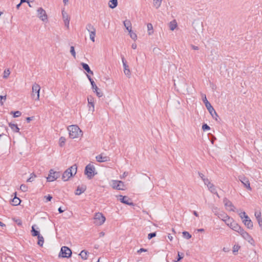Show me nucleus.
Instances as JSON below:
<instances>
[{
	"mask_svg": "<svg viewBox=\"0 0 262 262\" xmlns=\"http://www.w3.org/2000/svg\"><path fill=\"white\" fill-rule=\"evenodd\" d=\"M117 197L118 199L122 203L130 206L134 205V203L132 202L131 199L127 196L119 195L117 196Z\"/></svg>",
	"mask_w": 262,
	"mask_h": 262,
	"instance_id": "ddd939ff",
	"label": "nucleus"
},
{
	"mask_svg": "<svg viewBox=\"0 0 262 262\" xmlns=\"http://www.w3.org/2000/svg\"><path fill=\"white\" fill-rule=\"evenodd\" d=\"M92 88L94 90V92L96 93L97 96L98 97H101L103 95V93L100 91L99 89L97 86L96 84L94 85H92Z\"/></svg>",
	"mask_w": 262,
	"mask_h": 262,
	"instance_id": "4be33fe9",
	"label": "nucleus"
},
{
	"mask_svg": "<svg viewBox=\"0 0 262 262\" xmlns=\"http://www.w3.org/2000/svg\"><path fill=\"white\" fill-rule=\"evenodd\" d=\"M86 187L85 185L78 186L76 190L75 194L80 195L86 190Z\"/></svg>",
	"mask_w": 262,
	"mask_h": 262,
	"instance_id": "aec40b11",
	"label": "nucleus"
},
{
	"mask_svg": "<svg viewBox=\"0 0 262 262\" xmlns=\"http://www.w3.org/2000/svg\"><path fill=\"white\" fill-rule=\"evenodd\" d=\"M241 247L238 245H235L233 247V253L234 255H236V253L238 252Z\"/></svg>",
	"mask_w": 262,
	"mask_h": 262,
	"instance_id": "72a5a7b5",
	"label": "nucleus"
},
{
	"mask_svg": "<svg viewBox=\"0 0 262 262\" xmlns=\"http://www.w3.org/2000/svg\"><path fill=\"white\" fill-rule=\"evenodd\" d=\"M38 17L43 21H47L48 19L47 14L45 10L42 8H39L37 9Z\"/></svg>",
	"mask_w": 262,
	"mask_h": 262,
	"instance_id": "2eb2a0df",
	"label": "nucleus"
},
{
	"mask_svg": "<svg viewBox=\"0 0 262 262\" xmlns=\"http://www.w3.org/2000/svg\"><path fill=\"white\" fill-rule=\"evenodd\" d=\"M20 200L17 197H14L12 200V205L17 206L20 203Z\"/></svg>",
	"mask_w": 262,
	"mask_h": 262,
	"instance_id": "c85d7f7f",
	"label": "nucleus"
},
{
	"mask_svg": "<svg viewBox=\"0 0 262 262\" xmlns=\"http://www.w3.org/2000/svg\"><path fill=\"white\" fill-rule=\"evenodd\" d=\"M21 113L20 112L17 111L14 113V117H19L21 115Z\"/></svg>",
	"mask_w": 262,
	"mask_h": 262,
	"instance_id": "864d4df0",
	"label": "nucleus"
},
{
	"mask_svg": "<svg viewBox=\"0 0 262 262\" xmlns=\"http://www.w3.org/2000/svg\"><path fill=\"white\" fill-rule=\"evenodd\" d=\"M156 236V232L150 233L148 234V239H150Z\"/></svg>",
	"mask_w": 262,
	"mask_h": 262,
	"instance_id": "49530a36",
	"label": "nucleus"
},
{
	"mask_svg": "<svg viewBox=\"0 0 262 262\" xmlns=\"http://www.w3.org/2000/svg\"><path fill=\"white\" fill-rule=\"evenodd\" d=\"M60 176L59 172L54 171L53 169H51L49 171V174L47 178V181L53 182L56 180Z\"/></svg>",
	"mask_w": 262,
	"mask_h": 262,
	"instance_id": "9b49d317",
	"label": "nucleus"
},
{
	"mask_svg": "<svg viewBox=\"0 0 262 262\" xmlns=\"http://www.w3.org/2000/svg\"><path fill=\"white\" fill-rule=\"evenodd\" d=\"M177 25L175 20H173V21H171L169 24V28L172 31L174 30L177 27Z\"/></svg>",
	"mask_w": 262,
	"mask_h": 262,
	"instance_id": "473e14b6",
	"label": "nucleus"
},
{
	"mask_svg": "<svg viewBox=\"0 0 262 262\" xmlns=\"http://www.w3.org/2000/svg\"><path fill=\"white\" fill-rule=\"evenodd\" d=\"M62 15L63 20L70 19V17L68 13L66 12L64 10L62 11Z\"/></svg>",
	"mask_w": 262,
	"mask_h": 262,
	"instance_id": "e433bc0d",
	"label": "nucleus"
},
{
	"mask_svg": "<svg viewBox=\"0 0 262 262\" xmlns=\"http://www.w3.org/2000/svg\"><path fill=\"white\" fill-rule=\"evenodd\" d=\"M36 175L34 173H31L30 178L27 180V182H32L34 180Z\"/></svg>",
	"mask_w": 262,
	"mask_h": 262,
	"instance_id": "a19ab883",
	"label": "nucleus"
},
{
	"mask_svg": "<svg viewBox=\"0 0 262 262\" xmlns=\"http://www.w3.org/2000/svg\"><path fill=\"white\" fill-rule=\"evenodd\" d=\"M208 188L211 193L215 194L218 198L220 197L217 192L216 189L213 184L211 183V184H209V185L208 186Z\"/></svg>",
	"mask_w": 262,
	"mask_h": 262,
	"instance_id": "b1692460",
	"label": "nucleus"
},
{
	"mask_svg": "<svg viewBox=\"0 0 262 262\" xmlns=\"http://www.w3.org/2000/svg\"><path fill=\"white\" fill-rule=\"evenodd\" d=\"M20 189L23 192H26L28 190V187L25 184H21L20 186Z\"/></svg>",
	"mask_w": 262,
	"mask_h": 262,
	"instance_id": "79ce46f5",
	"label": "nucleus"
},
{
	"mask_svg": "<svg viewBox=\"0 0 262 262\" xmlns=\"http://www.w3.org/2000/svg\"><path fill=\"white\" fill-rule=\"evenodd\" d=\"M37 238H38L37 244L40 246H42L43 243H44V239H43V236L41 235H39L37 236Z\"/></svg>",
	"mask_w": 262,
	"mask_h": 262,
	"instance_id": "7c9ffc66",
	"label": "nucleus"
},
{
	"mask_svg": "<svg viewBox=\"0 0 262 262\" xmlns=\"http://www.w3.org/2000/svg\"><path fill=\"white\" fill-rule=\"evenodd\" d=\"M109 7L111 8H115L117 6L118 2L117 0H111L109 2Z\"/></svg>",
	"mask_w": 262,
	"mask_h": 262,
	"instance_id": "cd10ccee",
	"label": "nucleus"
},
{
	"mask_svg": "<svg viewBox=\"0 0 262 262\" xmlns=\"http://www.w3.org/2000/svg\"><path fill=\"white\" fill-rule=\"evenodd\" d=\"M88 106H92V112L94 111V99L93 97L90 95L88 97Z\"/></svg>",
	"mask_w": 262,
	"mask_h": 262,
	"instance_id": "412c9836",
	"label": "nucleus"
},
{
	"mask_svg": "<svg viewBox=\"0 0 262 262\" xmlns=\"http://www.w3.org/2000/svg\"><path fill=\"white\" fill-rule=\"evenodd\" d=\"M3 99H4V100H6V96H0V102H1L2 104L3 103V102H2Z\"/></svg>",
	"mask_w": 262,
	"mask_h": 262,
	"instance_id": "bf43d9fd",
	"label": "nucleus"
},
{
	"mask_svg": "<svg viewBox=\"0 0 262 262\" xmlns=\"http://www.w3.org/2000/svg\"><path fill=\"white\" fill-rule=\"evenodd\" d=\"M162 0H154V5L157 8H158L161 4Z\"/></svg>",
	"mask_w": 262,
	"mask_h": 262,
	"instance_id": "c9c22d12",
	"label": "nucleus"
},
{
	"mask_svg": "<svg viewBox=\"0 0 262 262\" xmlns=\"http://www.w3.org/2000/svg\"><path fill=\"white\" fill-rule=\"evenodd\" d=\"M193 214L195 216H199V214L198 213V212L196 211H193Z\"/></svg>",
	"mask_w": 262,
	"mask_h": 262,
	"instance_id": "774afa93",
	"label": "nucleus"
},
{
	"mask_svg": "<svg viewBox=\"0 0 262 262\" xmlns=\"http://www.w3.org/2000/svg\"><path fill=\"white\" fill-rule=\"evenodd\" d=\"M63 21H64L65 26H67V28H69V24H70V19H67V20H64Z\"/></svg>",
	"mask_w": 262,
	"mask_h": 262,
	"instance_id": "4d7b16f0",
	"label": "nucleus"
},
{
	"mask_svg": "<svg viewBox=\"0 0 262 262\" xmlns=\"http://www.w3.org/2000/svg\"><path fill=\"white\" fill-rule=\"evenodd\" d=\"M239 215L240 217L242 219H243V220L245 219V217L246 216H248L247 215H246L245 211L241 212L239 213Z\"/></svg>",
	"mask_w": 262,
	"mask_h": 262,
	"instance_id": "a18cd8bd",
	"label": "nucleus"
},
{
	"mask_svg": "<svg viewBox=\"0 0 262 262\" xmlns=\"http://www.w3.org/2000/svg\"><path fill=\"white\" fill-rule=\"evenodd\" d=\"M129 33L130 37L134 39V40L137 39V36L135 33L132 31V30H130V32H128Z\"/></svg>",
	"mask_w": 262,
	"mask_h": 262,
	"instance_id": "4c0bfd02",
	"label": "nucleus"
},
{
	"mask_svg": "<svg viewBox=\"0 0 262 262\" xmlns=\"http://www.w3.org/2000/svg\"><path fill=\"white\" fill-rule=\"evenodd\" d=\"M33 118V117H27L26 119L27 122H29L30 121L32 120Z\"/></svg>",
	"mask_w": 262,
	"mask_h": 262,
	"instance_id": "0e129e2a",
	"label": "nucleus"
},
{
	"mask_svg": "<svg viewBox=\"0 0 262 262\" xmlns=\"http://www.w3.org/2000/svg\"><path fill=\"white\" fill-rule=\"evenodd\" d=\"M9 126L11 128V129L14 132L16 133H19V128L17 126V124H13L12 123H9Z\"/></svg>",
	"mask_w": 262,
	"mask_h": 262,
	"instance_id": "393cba45",
	"label": "nucleus"
},
{
	"mask_svg": "<svg viewBox=\"0 0 262 262\" xmlns=\"http://www.w3.org/2000/svg\"><path fill=\"white\" fill-rule=\"evenodd\" d=\"M80 256L81 257V258L83 259H88V252L85 251V250H82L80 254Z\"/></svg>",
	"mask_w": 262,
	"mask_h": 262,
	"instance_id": "c756f323",
	"label": "nucleus"
},
{
	"mask_svg": "<svg viewBox=\"0 0 262 262\" xmlns=\"http://www.w3.org/2000/svg\"><path fill=\"white\" fill-rule=\"evenodd\" d=\"M94 220V223L97 225L100 226L104 223L105 217L101 213L98 212L95 214Z\"/></svg>",
	"mask_w": 262,
	"mask_h": 262,
	"instance_id": "1a4fd4ad",
	"label": "nucleus"
},
{
	"mask_svg": "<svg viewBox=\"0 0 262 262\" xmlns=\"http://www.w3.org/2000/svg\"><path fill=\"white\" fill-rule=\"evenodd\" d=\"M257 221L261 230H262V219L259 218L258 220H257Z\"/></svg>",
	"mask_w": 262,
	"mask_h": 262,
	"instance_id": "5fc2aeb1",
	"label": "nucleus"
},
{
	"mask_svg": "<svg viewBox=\"0 0 262 262\" xmlns=\"http://www.w3.org/2000/svg\"><path fill=\"white\" fill-rule=\"evenodd\" d=\"M182 234H183L184 237H185V238H186L187 239H190L191 237V235L189 232H188L187 231H183L182 232Z\"/></svg>",
	"mask_w": 262,
	"mask_h": 262,
	"instance_id": "f704fd0d",
	"label": "nucleus"
},
{
	"mask_svg": "<svg viewBox=\"0 0 262 262\" xmlns=\"http://www.w3.org/2000/svg\"><path fill=\"white\" fill-rule=\"evenodd\" d=\"M132 48L133 49H136L137 48V45L134 43H133L132 45Z\"/></svg>",
	"mask_w": 262,
	"mask_h": 262,
	"instance_id": "69168bd1",
	"label": "nucleus"
},
{
	"mask_svg": "<svg viewBox=\"0 0 262 262\" xmlns=\"http://www.w3.org/2000/svg\"><path fill=\"white\" fill-rule=\"evenodd\" d=\"M10 71L9 69L5 70L4 72V78H7L10 75Z\"/></svg>",
	"mask_w": 262,
	"mask_h": 262,
	"instance_id": "ea45409f",
	"label": "nucleus"
},
{
	"mask_svg": "<svg viewBox=\"0 0 262 262\" xmlns=\"http://www.w3.org/2000/svg\"><path fill=\"white\" fill-rule=\"evenodd\" d=\"M112 187L114 189L117 190H124L125 186L124 183L121 181L114 180L112 181Z\"/></svg>",
	"mask_w": 262,
	"mask_h": 262,
	"instance_id": "f8f14e48",
	"label": "nucleus"
},
{
	"mask_svg": "<svg viewBox=\"0 0 262 262\" xmlns=\"http://www.w3.org/2000/svg\"><path fill=\"white\" fill-rule=\"evenodd\" d=\"M226 216H228V215H227L226 214H225V213H223V214H220V216H219V218H221L222 221H223L224 222V220H226V219H227L226 217Z\"/></svg>",
	"mask_w": 262,
	"mask_h": 262,
	"instance_id": "8fccbe9b",
	"label": "nucleus"
},
{
	"mask_svg": "<svg viewBox=\"0 0 262 262\" xmlns=\"http://www.w3.org/2000/svg\"><path fill=\"white\" fill-rule=\"evenodd\" d=\"M237 232L239 233L242 235V236L249 243H250L251 245H253L254 241L253 239V238L248 233L245 231L242 227L239 229Z\"/></svg>",
	"mask_w": 262,
	"mask_h": 262,
	"instance_id": "0eeeda50",
	"label": "nucleus"
},
{
	"mask_svg": "<svg viewBox=\"0 0 262 262\" xmlns=\"http://www.w3.org/2000/svg\"><path fill=\"white\" fill-rule=\"evenodd\" d=\"M46 197V199L48 201H50L52 199V196H51L50 195H48V196H47Z\"/></svg>",
	"mask_w": 262,
	"mask_h": 262,
	"instance_id": "052dcab7",
	"label": "nucleus"
},
{
	"mask_svg": "<svg viewBox=\"0 0 262 262\" xmlns=\"http://www.w3.org/2000/svg\"><path fill=\"white\" fill-rule=\"evenodd\" d=\"M146 251H147V249H144V248H141L139 250H138L137 252L138 253H140L142 252H146Z\"/></svg>",
	"mask_w": 262,
	"mask_h": 262,
	"instance_id": "13d9d810",
	"label": "nucleus"
},
{
	"mask_svg": "<svg viewBox=\"0 0 262 262\" xmlns=\"http://www.w3.org/2000/svg\"><path fill=\"white\" fill-rule=\"evenodd\" d=\"M69 132V136L72 139L78 138L82 136V131L76 125H70L68 127Z\"/></svg>",
	"mask_w": 262,
	"mask_h": 262,
	"instance_id": "f257e3e1",
	"label": "nucleus"
},
{
	"mask_svg": "<svg viewBox=\"0 0 262 262\" xmlns=\"http://www.w3.org/2000/svg\"><path fill=\"white\" fill-rule=\"evenodd\" d=\"M223 202L227 209L229 210V211L237 212V211L235 210V207L233 205L232 202L227 198H225L224 199Z\"/></svg>",
	"mask_w": 262,
	"mask_h": 262,
	"instance_id": "dca6fc26",
	"label": "nucleus"
},
{
	"mask_svg": "<svg viewBox=\"0 0 262 262\" xmlns=\"http://www.w3.org/2000/svg\"><path fill=\"white\" fill-rule=\"evenodd\" d=\"M203 182L205 185L207 186V187L209 185V184H211V183L209 181V180L208 179H203Z\"/></svg>",
	"mask_w": 262,
	"mask_h": 262,
	"instance_id": "09e8293b",
	"label": "nucleus"
},
{
	"mask_svg": "<svg viewBox=\"0 0 262 262\" xmlns=\"http://www.w3.org/2000/svg\"><path fill=\"white\" fill-rule=\"evenodd\" d=\"M255 217L256 218V220H258V219H259V218H261V213H260V212H256L255 213Z\"/></svg>",
	"mask_w": 262,
	"mask_h": 262,
	"instance_id": "6e6d98bb",
	"label": "nucleus"
},
{
	"mask_svg": "<svg viewBox=\"0 0 262 262\" xmlns=\"http://www.w3.org/2000/svg\"><path fill=\"white\" fill-rule=\"evenodd\" d=\"M40 90V86L39 84L35 83L32 85L31 97L35 100H39Z\"/></svg>",
	"mask_w": 262,
	"mask_h": 262,
	"instance_id": "39448f33",
	"label": "nucleus"
},
{
	"mask_svg": "<svg viewBox=\"0 0 262 262\" xmlns=\"http://www.w3.org/2000/svg\"><path fill=\"white\" fill-rule=\"evenodd\" d=\"M202 100L205 103V105L209 111V113L212 117L213 119H215V120H217V118L219 117L215 110L212 106L210 102L207 100L206 96L205 94H202Z\"/></svg>",
	"mask_w": 262,
	"mask_h": 262,
	"instance_id": "7ed1b4c3",
	"label": "nucleus"
},
{
	"mask_svg": "<svg viewBox=\"0 0 262 262\" xmlns=\"http://www.w3.org/2000/svg\"><path fill=\"white\" fill-rule=\"evenodd\" d=\"M191 48H192V49L195 50H199V47L198 46L191 45Z\"/></svg>",
	"mask_w": 262,
	"mask_h": 262,
	"instance_id": "680f3d73",
	"label": "nucleus"
},
{
	"mask_svg": "<svg viewBox=\"0 0 262 262\" xmlns=\"http://www.w3.org/2000/svg\"><path fill=\"white\" fill-rule=\"evenodd\" d=\"M66 139L64 137H61L59 139V145L62 147L64 145Z\"/></svg>",
	"mask_w": 262,
	"mask_h": 262,
	"instance_id": "58836bf2",
	"label": "nucleus"
},
{
	"mask_svg": "<svg viewBox=\"0 0 262 262\" xmlns=\"http://www.w3.org/2000/svg\"><path fill=\"white\" fill-rule=\"evenodd\" d=\"M148 34L151 35L153 33V27L151 24L148 23L147 25Z\"/></svg>",
	"mask_w": 262,
	"mask_h": 262,
	"instance_id": "2f4dec72",
	"label": "nucleus"
},
{
	"mask_svg": "<svg viewBox=\"0 0 262 262\" xmlns=\"http://www.w3.org/2000/svg\"><path fill=\"white\" fill-rule=\"evenodd\" d=\"M77 167L76 164L71 166L68 168L63 173L62 179L64 181H67L69 179L74 176L77 172Z\"/></svg>",
	"mask_w": 262,
	"mask_h": 262,
	"instance_id": "f03ea898",
	"label": "nucleus"
},
{
	"mask_svg": "<svg viewBox=\"0 0 262 262\" xmlns=\"http://www.w3.org/2000/svg\"><path fill=\"white\" fill-rule=\"evenodd\" d=\"M210 129V127L207 124H204L202 125V129L204 131L208 130Z\"/></svg>",
	"mask_w": 262,
	"mask_h": 262,
	"instance_id": "c03bdc74",
	"label": "nucleus"
},
{
	"mask_svg": "<svg viewBox=\"0 0 262 262\" xmlns=\"http://www.w3.org/2000/svg\"><path fill=\"white\" fill-rule=\"evenodd\" d=\"M36 227V225H33L32 226L31 232L33 236H38L39 235H40L39 231L35 229Z\"/></svg>",
	"mask_w": 262,
	"mask_h": 262,
	"instance_id": "bb28decb",
	"label": "nucleus"
},
{
	"mask_svg": "<svg viewBox=\"0 0 262 262\" xmlns=\"http://www.w3.org/2000/svg\"><path fill=\"white\" fill-rule=\"evenodd\" d=\"M123 24L126 30L128 32H130V30H132V24L129 20L126 19L123 21Z\"/></svg>",
	"mask_w": 262,
	"mask_h": 262,
	"instance_id": "5701e85b",
	"label": "nucleus"
},
{
	"mask_svg": "<svg viewBox=\"0 0 262 262\" xmlns=\"http://www.w3.org/2000/svg\"><path fill=\"white\" fill-rule=\"evenodd\" d=\"M178 257L177 258V260H175L174 261L175 262H178L179 261H180V260H181L183 258V256H184V254L183 253H181L180 254V252H178Z\"/></svg>",
	"mask_w": 262,
	"mask_h": 262,
	"instance_id": "de8ad7c7",
	"label": "nucleus"
},
{
	"mask_svg": "<svg viewBox=\"0 0 262 262\" xmlns=\"http://www.w3.org/2000/svg\"><path fill=\"white\" fill-rule=\"evenodd\" d=\"M86 29L90 33V39L93 41H95V37L96 36V29L91 24H87Z\"/></svg>",
	"mask_w": 262,
	"mask_h": 262,
	"instance_id": "9d476101",
	"label": "nucleus"
},
{
	"mask_svg": "<svg viewBox=\"0 0 262 262\" xmlns=\"http://www.w3.org/2000/svg\"><path fill=\"white\" fill-rule=\"evenodd\" d=\"M70 52L72 56L75 58H76V52L75 51L74 47L71 46L70 48Z\"/></svg>",
	"mask_w": 262,
	"mask_h": 262,
	"instance_id": "37998d69",
	"label": "nucleus"
},
{
	"mask_svg": "<svg viewBox=\"0 0 262 262\" xmlns=\"http://www.w3.org/2000/svg\"><path fill=\"white\" fill-rule=\"evenodd\" d=\"M96 159L97 162L100 163L107 162L110 160V157L106 156H104L103 154L97 156L96 157Z\"/></svg>",
	"mask_w": 262,
	"mask_h": 262,
	"instance_id": "a211bd4d",
	"label": "nucleus"
},
{
	"mask_svg": "<svg viewBox=\"0 0 262 262\" xmlns=\"http://www.w3.org/2000/svg\"><path fill=\"white\" fill-rule=\"evenodd\" d=\"M87 77H88V78L89 79V81H90L92 86L94 85L95 83L94 81V80H93V79L91 77V76H89V75H87Z\"/></svg>",
	"mask_w": 262,
	"mask_h": 262,
	"instance_id": "603ef678",
	"label": "nucleus"
},
{
	"mask_svg": "<svg viewBox=\"0 0 262 262\" xmlns=\"http://www.w3.org/2000/svg\"><path fill=\"white\" fill-rule=\"evenodd\" d=\"M72 254L71 250L66 246L62 247L60 252L59 254V257L69 258L71 257Z\"/></svg>",
	"mask_w": 262,
	"mask_h": 262,
	"instance_id": "6e6552de",
	"label": "nucleus"
},
{
	"mask_svg": "<svg viewBox=\"0 0 262 262\" xmlns=\"http://www.w3.org/2000/svg\"><path fill=\"white\" fill-rule=\"evenodd\" d=\"M243 222L248 228L252 229L253 228V223L248 216L245 217V219L243 220Z\"/></svg>",
	"mask_w": 262,
	"mask_h": 262,
	"instance_id": "6ab92c4d",
	"label": "nucleus"
},
{
	"mask_svg": "<svg viewBox=\"0 0 262 262\" xmlns=\"http://www.w3.org/2000/svg\"><path fill=\"white\" fill-rule=\"evenodd\" d=\"M87 77H88V78L89 79V81H90L92 86L94 85L95 83L94 81V80H93V79L91 77V76H89V75H87Z\"/></svg>",
	"mask_w": 262,
	"mask_h": 262,
	"instance_id": "3c124183",
	"label": "nucleus"
},
{
	"mask_svg": "<svg viewBox=\"0 0 262 262\" xmlns=\"http://www.w3.org/2000/svg\"><path fill=\"white\" fill-rule=\"evenodd\" d=\"M199 175L201 178L202 180H203V179H205L204 176V174L203 173H202L201 172H199Z\"/></svg>",
	"mask_w": 262,
	"mask_h": 262,
	"instance_id": "e2e57ef3",
	"label": "nucleus"
},
{
	"mask_svg": "<svg viewBox=\"0 0 262 262\" xmlns=\"http://www.w3.org/2000/svg\"><path fill=\"white\" fill-rule=\"evenodd\" d=\"M121 59L124 68V73L128 77H130V71L129 69L128 66L127 64V62L123 56L122 57Z\"/></svg>",
	"mask_w": 262,
	"mask_h": 262,
	"instance_id": "f3484780",
	"label": "nucleus"
},
{
	"mask_svg": "<svg viewBox=\"0 0 262 262\" xmlns=\"http://www.w3.org/2000/svg\"><path fill=\"white\" fill-rule=\"evenodd\" d=\"M95 170L94 166L90 163L85 166L84 174L86 175L88 179H91L96 174L94 172Z\"/></svg>",
	"mask_w": 262,
	"mask_h": 262,
	"instance_id": "423d86ee",
	"label": "nucleus"
},
{
	"mask_svg": "<svg viewBox=\"0 0 262 262\" xmlns=\"http://www.w3.org/2000/svg\"><path fill=\"white\" fill-rule=\"evenodd\" d=\"M226 217L227 219L224 220L225 224L231 229L237 232L241 227L232 218H230L229 216H226Z\"/></svg>",
	"mask_w": 262,
	"mask_h": 262,
	"instance_id": "20e7f679",
	"label": "nucleus"
},
{
	"mask_svg": "<svg viewBox=\"0 0 262 262\" xmlns=\"http://www.w3.org/2000/svg\"><path fill=\"white\" fill-rule=\"evenodd\" d=\"M16 223H17V224H18V225H19V226H21V225H22V224H21V221H20V220H16Z\"/></svg>",
	"mask_w": 262,
	"mask_h": 262,
	"instance_id": "338daca9",
	"label": "nucleus"
},
{
	"mask_svg": "<svg viewBox=\"0 0 262 262\" xmlns=\"http://www.w3.org/2000/svg\"><path fill=\"white\" fill-rule=\"evenodd\" d=\"M238 180L242 182L244 186L248 190H251V188L250 187V182L247 178L244 176H239L238 177Z\"/></svg>",
	"mask_w": 262,
	"mask_h": 262,
	"instance_id": "4468645a",
	"label": "nucleus"
},
{
	"mask_svg": "<svg viewBox=\"0 0 262 262\" xmlns=\"http://www.w3.org/2000/svg\"><path fill=\"white\" fill-rule=\"evenodd\" d=\"M82 68L89 74H91L92 75H93V72L91 70L89 65L86 63L82 62L81 63Z\"/></svg>",
	"mask_w": 262,
	"mask_h": 262,
	"instance_id": "a878e982",
	"label": "nucleus"
}]
</instances>
